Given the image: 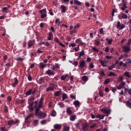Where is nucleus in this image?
Instances as JSON below:
<instances>
[{
    "instance_id": "obj_1",
    "label": "nucleus",
    "mask_w": 131,
    "mask_h": 131,
    "mask_svg": "<svg viewBox=\"0 0 131 131\" xmlns=\"http://www.w3.org/2000/svg\"><path fill=\"white\" fill-rule=\"evenodd\" d=\"M44 98L41 97L40 98L39 102L37 101H35V104H34V108H36L35 109V113L36 115H47L46 113L41 112L40 111V108L42 107V103H43V100Z\"/></svg>"
},
{
    "instance_id": "obj_2",
    "label": "nucleus",
    "mask_w": 131,
    "mask_h": 131,
    "mask_svg": "<svg viewBox=\"0 0 131 131\" xmlns=\"http://www.w3.org/2000/svg\"><path fill=\"white\" fill-rule=\"evenodd\" d=\"M75 125L76 127H78L79 126H82V130L83 131H88L89 130V124L83 120H79L77 124H75Z\"/></svg>"
},
{
    "instance_id": "obj_3",
    "label": "nucleus",
    "mask_w": 131,
    "mask_h": 131,
    "mask_svg": "<svg viewBox=\"0 0 131 131\" xmlns=\"http://www.w3.org/2000/svg\"><path fill=\"white\" fill-rule=\"evenodd\" d=\"M36 90H32V89H29V90L26 92V96H30V95H35Z\"/></svg>"
},
{
    "instance_id": "obj_4",
    "label": "nucleus",
    "mask_w": 131,
    "mask_h": 131,
    "mask_svg": "<svg viewBox=\"0 0 131 131\" xmlns=\"http://www.w3.org/2000/svg\"><path fill=\"white\" fill-rule=\"evenodd\" d=\"M55 89V85L54 84L51 83L49 85V86L46 90V92H53Z\"/></svg>"
},
{
    "instance_id": "obj_5",
    "label": "nucleus",
    "mask_w": 131,
    "mask_h": 131,
    "mask_svg": "<svg viewBox=\"0 0 131 131\" xmlns=\"http://www.w3.org/2000/svg\"><path fill=\"white\" fill-rule=\"evenodd\" d=\"M122 49L125 53H129L130 51V47L126 45L123 46Z\"/></svg>"
},
{
    "instance_id": "obj_6",
    "label": "nucleus",
    "mask_w": 131,
    "mask_h": 131,
    "mask_svg": "<svg viewBox=\"0 0 131 131\" xmlns=\"http://www.w3.org/2000/svg\"><path fill=\"white\" fill-rule=\"evenodd\" d=\"M76 43H77L79 46H84L85 42H82V40L80 38H78L75 40Z\"/></svg>"
},
{
    "instance_id": "obj_7",
    "label": "nucleus",
    "mask_w": 131,
    "mask_h": 131,
    "mask_svg": "<svg viewBox=\"0 0 131 131\" xmlns=\"http://www.w3.org/2000/svg\"><path fill=\"white\" fill-rule=\"evenodd\" d=\"M101 111L103 112V113H105V114H107V115L111 113V110L110 108H102Z\"/></svg>"
},
{
    "instance_id": "obj_8",
    "label": "nucleus",
    "mask_w": 131,
    "mask_h": 131,
    "mask_svg": "<svg viewBox=\"0 0 131 131\" xmlns=\"http://www.w3.org/2000/svg\"><path fill=\"white\" fill-rule=\"evenodd\" d=\"M28 103L29 104V106H28V109H29L30 111H33V107H32L34 104L33 102L30 103L29 102V99H28Z\"/></svg>"
},
{
    "instance_id": "obj_9",
    "label": "nucleus",
    "mask_w": 131,
    "mask_h": 131,
    "mask_svg": "<svg viewBox=\"0 0 131 131\" xmlns=\"http://www.w3.org/2000/svg\"><path fill=\"white\" fill-rule=\"evenodd\" d=\"M46 74H47V75H49V76L55 75V72H54V71L51 70L50 69H49L48 71H47Z\"/></svg>"
},
{
    "instance_id": "obj_10",
    "label": "nucleus",
    "mask_w": 131,
    "mask_h": 131,
    "mask_svg": "<svg viewBox=\"0 0 131 131\" xmlns=\"http://www.w3.org/2000/svg\"><path fill=\"white\" fill-rule=\"evenodd\" d=\"M60 9L61 10V13H65L67 11V7L65 5H61Z\"/></svg>"
},
{
    "instance_id": "obj_11",
    "label": "nucleus",
    "mask_w": 131,
    "mask_h": 131,
    "mask_svg": "<svg viewBox=\"0 0 131 131\" xmlns=\"http://www.w3.org/2000/svg\"><path fill=\"white\" fill-rule=\"evenodd\" d=\"M54 128L56 130L61 129V128H62V125L61 124H56L54 125Z\"/></svg>"
},
{
    "instance_id": "obj_12",
    "label": "nucleus",
    "mask_w": 131,
    "mask_h": 131,
    "mask_svg": "<svg viewBox=\"0 0 131 131\" xmlns=\"http://www.w3.org/2000/svg\"><path fill=\"white\" fill-rule=\"evenodd\" d=\"M124 85H125V82H122L120 85H119L117 89V90H121V89H122V88H123V86H124Z\"/></svg>"
},
{
    "instance_id": "obj_13",
    "label": "nucleus",
    "mask_w": 131,
    "mask_h": 131,
    "mask_svg": "<svg viewBox=\"0 0 131 131\" xmlns=\"http://www.w3.org/2000/svg\"><path fill=\"white\" fill-rule=\"evenodd\" d=\"M92 117V119H95V116H96V118L99 119H103L104 118V116H91Z\"/></svg>"
},
{
    "instance_id": "obj_14",
    "label": "nucleus",
    "mask_w": 131,
    "mask_h": 131,
    "mask_svg": "<svg viewBox=\"0 0 131 131\" xmlns=\"http://www.w3.org/2000/svg\"><path fill=\"white\" fill-rule=\"evenodd\" d=\"M35 42V41H34V40L29 41L28 44L29 48H31V47L34 45Z\"/></svg>"
},
{
    "instance_id": "obj_15",
    "label": "nucleus",
    "mask_w": 131,
    "mask_h": 131,
    "mask_svg": "<svg viewBox=\"0 0 131 131\" xmlns=\"http://www.w3.org/2000/svg\"><path fill=\"white\" fill-rule=\"evenodd\" d=\"M85 64H86L85 61L83 60L79 63V66L81 67V68H83V67L85 66Z\"/></svg>"
},
{
    "instance_id": "obj_16",
    "label": "nucleus",
    "mask_w": 131,
    "mask_h": 131,
    "mask_svg": "<svg viewBox=\"0 0 131 131\" xmlns=\"http://www.w3.org/2000/svg\"><path fill=\"white\" fill-rule=\"evenodd\" d=\"M14 80H15L14 83H12L13 88H16V86H17V84H18V79H17V78H15Z\"/></svg>"
},
{
    "instance_id": "obj_17",
    "label": "nucleus",
    "mask_w": 131,
    "mask_h": 131,
    "mask_svg": "<svg viewBox=\"0 0 131 131\" xmlns=\"http://www.w3.org/2000/svg\"><path fill=\"white\" fill-rule=\"evenodd\" d=\"M33 116H27L26 118H25V123L29 124L30 123V121H29L28 119H30L31 117H33Z\"/></svg>"
},
{
    "instance_id": "obj_18",
    "label": "nucleus",
    "mask_w": 131,
    "mask_h": 131,
    "mask_svg": "<svg viewBox=\"0 0 131 131\" xmlns=\"http://www.w3.org/2000/svg\"><path fill=\"white\" fill-rule=\"evenodd\" d=\"M74 105H75V107H79L80 102L78 100H75L73 102Z\"/></svg>"
},
{
    "instance_id": "obj_19",
    "label": "nucleus",
    "mask_w": 131,
    "mask_h": 131,
    "mask_svg": "<svg viewBox=\"0 0 131 131\" xmlns=\"http://www.w3.org/2000/svg\"><path fill=\"white\" fill-rule=\"evenodd\" d=\"M61 93L62 92H61V91H56L54 93V96H56V97H59V96H61Z\"/></svg>"
},
{
    "instance_id": "obj_20",
    "label": "nucleus",
    "mask_w": 131,
    "mask_h": 131,
    "mask_svg": "<svg viewBox=\"0 0 131 131\" xmlns=\"http://www.w3.org/2000/svg\"><path fill=\"white\" fill-rule=\"evenodd\" d=\"M74 5H77V6H80L81 5V2L78 0H74Z\"/></svg>"
},
{
    "instance_id": "obj_21",
    "label": "nucleus",
    "mask_w": 131,
    "mask_h": 131,
    "mask_svg": "<svg viewBox=\"0 0 131 131\" xmlns=\"http://www.w3.org/2000/svg\"><path fill=\"white\" fill-rule=\"evenodd\" d=\"M60 67V65L59 63H55L54 65L53 66L52 69L54 70V69H56V68H59Z\"/></svg>"
},
{
    "instance_id": "obj_22",
    "label": "nucleus",
    "mask_w": 131,
    "mask_h": 131,
    "mask_svg": "<svg viewBox=\"0 0 131 131\" xmlns=\"http://www.w3.org/2000/svg\"><path fill=\"white\" fill-rule=\"evenodd\" d=\"M126 105L127 107L131 109V100H128L126 103Z\"/></svg>"
},
{
    "instance_id": "obj_23",
    "label": "nucleus",
    "mask_w": 131,
    "mask_h": 131,
    "mask_svg": "<svg viewBox=\"0 0 131 131\" xmlns=\"http://www.w3.org/2000/svg\"><path fill=\"white\" fill-rule=\"evenodd\" d=\"M52 37H53V33L51 32L49 33L48 39L49 40H52Z\"/></svg>"
},
{
    "instance_id": "obj_24",
    "label": "nucleus",
    "mask_w": 131,
    "mask_h": 131,
    "mask_svg": "<svg viewBox=\"0 0 131 131\" xmlns=\"http://www.w3.org/2000/svg\"><path fill=\"white\" fill-rule=\"evenodd\" d=\"M82 79L83 81H85V82H86V81L89 80V78L86 76H83L82 77Z\"/></svg>"
},
{
    "instance_id": "obj_25",
    "label": "nucleus",
    "mask_w": 131,
    "mask_h": 131,
    "mask_svg": "<svg viewBox=\"0 0 131 131\" xmlns=\"http://www.w3.org/2000/svg\"><path fill=\"white\" fill-rule=\"evenodd\" d=\"M8 10V7H4L2 8V12L3 13H5V14H7Z\"/></svg>"
},
{
    "instance_id": "obj_26",
    "label": "nucleus",
    "mask_w": 131,
    "mask_h": 131,
    "mask_svg": "<svg viewBox=\"0 0 131 131\" xmlns=\"http://www.w3.org/2000/svg\"><path fill=\"white\" fill-rule=\"evenodd\" d=\"M110 80V78L106 79L103 82L104 84H109Z\"/></svg>"
},
{
    "instance_id": "obj_27",
    "label": "nucleus",
    "mask_w": 131,
    "mask_h": 131,
    "mask_svg": "<svg viewBox=\"0 0 131 131\" xmlns=\"http://www.w3.org/2000/svg\"><path fill=\"white\" fill-rule=\"evenodd\" d=\"M67 112L69 115H70V114H72V111H71V108L70 107H69L67 108Z\"/></svg>"
},
{
    "instance_id": "obj_28",
    "label": "nucleus",
    "mask_w": 131,
    "mask_h": 131,
    "mask_svg": "<svg viewBox=\"0 0 131 131\" xmlns=\"http://www.w3.org/2000/svg\"><path fill=\"white\" fill-rule=\"evenodd\" d=\"M76 119V116H70V120L71 121H73Z\"/></svg>"
},
{
    "instance_id": "obj_29",
    "label": "nucleus",
    "mask_w": 131,
    "mask_h": 131,
    "mask_svg": "<svg viewBox=\"0 0 131 131\" xmlns=\"http://www.w3.org/2000/svg\"><path fill=\"white\" fill-rule=\"evenodd\" d=\"M63 130L62 131H70V126H63Z\"/></svg>"
},
{
    "instance_id": "obj_30",
    "label": "nucleus",
    "mask_w": 131,
    "mask_h": 131,
    "mask_svg": "<svg viewBox=\"0 0 131 131\" xmlns=\"http://www.w3.org/2000/svg\"><path fill=\"white\" fill-rule=\"evenodd\" d=\"M99 62L103 66V67H106V66H107V64H105V62H104V60H100Z\"/></svg>"
},
{
    "instance_id": "obj_31",
    "label": "nucleus",
    "mask_w": 131,
    "mask_h": 131,
    "mask_svg": "<svg viewBox=\"0 0 131 131\" xmlns=\"http://www.w3.org/2000/svg\"><path fill=\"white\" fill-rule=\"evenodd\" d=\"M124 76H126V77H131V75L129 74V73L128 72H125L124 73Z\"/></svg>"
},
{
    "instance_id": "obj_32",
    "label": "nucleus",
    "mask_w": 131,
    "mask_h": 131,
    "mask_svg": "<svg viewBox=\"0 0 131 131\" xmlns=\"http://www.w3.org/2000/svg\"><path fill=\"white\" fill-rule=\"evenodd\" d=\"M68 75H63L61 76L60 79L61 80H65L66 79V77H67Z\"/></svg>"
},
{
    "instance_id": "obj_33",
    "label": "nucleus",
    "mask_w": 131,
    "mask_h": 131,
    "mask_svg": "<svg viewBox=\"0 0 131 131\" xmlns=\"http://www.w3.org/2000/svg\"><path fill=\"white\" fill-rule=\"evenodd\" d=\"M121 16L123 19H127V16L125 13H121Z\"/></svg>"
},
{
    "instance_id": "obj_34",
    "label": "nucleus",
    "mask_w": 131,
    "mask_h": 131,
    "mask_svg": "<svg viewBox=\"0 0 131 131\" xmlns=\"http://www.w3.org/2000/svg\"><path fill=\"white\" fill-rule=\"evenodd\" d=\"M84 55V51L82 50L81 52H80L79 54V58H81V56Z\"/></svg>"
},
{
    "instance_id": "obj_35",
    "label": "nucleus",
    "mask_w": 131,
    "mask_h": 131,
    "mask_svg": "<svg viewBox=\"0 0 131 131\" xmlns=\"http://www.w3.org/2000/svg\"><path fill=\"white\" fill-rule=\"evenodd\" d=\"M131 43V38L130 39H128L127 42L126 43V46L129 47L130 46Z\"/></svg>"
},
{
    "instance_id": "obj_36",
    "label": "nucleus",
    "mask_w": 131,
    "mask_h": 131,
    "mask_svg": "<svg viewBox=\"0 0 131 131\" xmlns=\"http://www.w3.org/2000/svg\"><path fill=\"white\" fill-rule=\"evenodd\" d=\"M125 28V25L124 24H122L121 25V26H120V27L118 28V29H119V30H122V29H123V28Z\"/></svg>"
},
{
    "instance_id": "obj_37",
    "label": "nucleus",
    "mask_w": 131,
    "mask_h": 131,
    "mask_svg": "<svg viewBox=\"0 0 131 131\" xmlns=\"http://www.w3.org/2000/svg\"><path fill=\"white\" fill-rule=\"evenodd\" d=\"M39 12L40 13V14L47 13V10H46V9H43L42 10H40Z\"/></svg>"
},
{
    "instance_id": "obj_38",
    "label": "nucleus",
    "mask_w": 131,
    "mask_h": 131,
    "mask_svg": "<svg viewBox=\"0 0 131 131\" xmlns=\"http://www.w3.org/2000/svg\"><path fill=\"white\" fill-rule=\"evenodd\" d=\"M66 99H67V94H66V93H63L62 94V100H63V101L66 100Z\"/></svg>"
},
{
    "instance_id": "obj_39",
    "label": "nucleus",
    "mask_w": 131,
    "mask_h": 131,
    "mask_svg": "<svg viewBox=\"0 0 131 131\" xmlns=\"http://www.w3.org/2000/svg\"><path fill=\"white\" fill-rule=\"evenodd\" d=\"M108 76H116V74L114 73L111 72L110 73L108 74Z\"/></svg>"
},
{
    "instance_id": "obj_40",
    "label": "nucleus",
    "mask_w": 131,
    "mask_h": 131,
    "mask_svg": "<svg viewBox=\"0 0 131 131\" xmlns=\"http://www.w3.org/2000/svg\"><path fill=\"white\" fill-rule=\"evenodd\" d=\"M4 112H6V113L9 112V109L7 105H5L4 106Z\"/></svg>"
},
{
    "instance_id": "obj_41",
    "label": "nucleus",
    "mask_w": 131,
    "mask_h": 131,
    "mask_svg": "<svg viewBox=\"0 0 131 131\" xmlns=\"http://www.w3.org/2000/svg\"><path fill=\"white\" fill-rule=\"evenodd\" d=\"M40 66L41 67V68H42V69H43V68H45V67H46V64H45V63H42V62H40Z\"/></svg>"
},
{
    "instance_id": "obj_42",
    "label": "nucleus",
    "mask_w": 131,
    "mask_h": 131,
    "mask_svg": "<svg viewBox=\"0 0 131 131\" xmlns=\"http://www.w3.org/2000/svg\"><path fill=\"white\" fill-rule=\"evenodd\" d=\"M89 66H90V68H91V69H93V68L95 67V66L94 65V63L93 62H90L89 63Z\"/></svg>"
},
{
    "instance_id": "obj_43",
    "label": "nucleus",
    "mask_w": 131,
    "mask_h": 131,
    "mask_svg": "<svg viewBox=\"0 0 131 131\" xmlns=\"http://www.w3.org/2000/svg\"><path fill=\"white\" fill-rule=\"evenodd\" d=\"M42 82H43V78L40 77L39 79V83L40 84H41V83H42Z\"/></svg>"
},
{
    "instance_id": "obj_44",
    "label": "nucleus",
    "mask_w": 131,
    "mask_h": 131,
    "mask_svg": "<svg viewBox=\"0 0 131 131\" xmlns=\"http://www.w3.org/2000/svg\"><path fill=\"white\" fill-rule=\"evenodd\" d=\"M100 75L101 76H105V72H104V71H100Z\"/></svg>"
},
{
    "instance_id": "obj_45",
    "label": "nucleus",
    "mask_w": 131,
    "mask_h": 131,
    "mask_svg": "<svg viewBox=\"0 0 131 131\" xmlns=\"http://www.w3.org/2000/svg\"><path fill=\"white\" fill-rule=\"evenodd\" d=\"M47 17V13H41V18L43 19V18Z\"/></svg>"
},
{
    "instance_id": "obj_46",
    "label": "nucleus",
    "mask_w": 131,
    "mask_h": 131,
    "mask_svg": "<svg viewBox=\"0 0 131 131\" xmlns=\"http://www.w3.org/2000/svg\"><path fill=\"white\" fill-rule=\"evenodd\" d=\"M95 127H96V124L94 123L93 125H91V126H90V128L91 129H94Z\"/></svg>"
},
{
    "instance_id": "obj_47",
    "label": "nucleus",
    "mask_w": 131,
    "mask_h": 131,
    "mask_svg": "<svg viewBox=\"0 0 131 131\" xmlns=\"http://www.w3.org/2000/svg\"><path fill=\"white\" fill-rule=\"evenodd\" d=\"M13 124H14V123H13V120L8 121V125H12Z\"/></svg>"
},
{
    "instance_id": "obj_48",
    "label": "nucleus",
    "mask_w": 131,
    "mask_h": 131,
    "mask_svg": "<svg viewBox=\"0 0 131 131\" xmlns=\"http://www.w3.org/2000/svg\"><path fill=\"white\" fill-rule=\"evenodd\" d=\"M7 100L8 103H10L11 101H12V98L10 97V96H8Z\"/></svg>"
},
{
    "instance_id": "obj_49",
    "label": "nucleus",
    "mask_w": 131,
    "mask_h": 131,
    "mask_svg": "<svg viewBox=\"0 0 131 131\" xmlns=\"http://www.w3.org/2000/svg\"><path fill=\"white\" fill-rule=\"evenodd\" d=\"M121 25V24L120 23V21H118L117 24L116 28H120Z\"/></svg>"
},
{
    "instance_id": "obj_50",
    "label": "nucleus",
    "mask_w": 131,
    "mask_h": 131,
    "mask_svg": "<svg viewBox=\"0 0 131 131\" xmlns=\"http://www.w3.org/2000/svg\"><path fill=\"white\" fill-rule=\"evenodd\" d=\"M99 32L101 34H104V31H103V29L102 28H101L99 29Z\"/></svg>"
},
{
    "instance_id": "obj_51",
    "label": "nucleus",
    "mask_w": 131,
    "mask_h": 131,
    "mask_svg": "<svg viewBox=\"0 0 131 131\" xmlns=\"http://www.w3.org/2000/svg\"><path fill=\"white\" fill-rule=\"evenodd\" d=\"M76 44H75L74 43H71V44L69 45V47L71 48V47H76Z\"/></svg>"
},
{
    "instance_id": "obj_52",
    "label": "nucleus",
    "mask_w": 131,
    "mask_h": 131,
    "mask_svg": "<svg viewBox=\"0 0 131 131\" xmlns=\"http://www.w3.org/2000/svg\"><path fill=\"white\" fill-rule=\"evenodd\" d=\"M92 50L94 51V52H96L97 53H98L99 52V50H98V49H97L96 47H93Z\"/></svg>"
},
{
    "instance_id": "obj_53",
    "label": "nucleus",
    "mask_w": 131,
    "mask_h": 131,
    "mask_svg": "<svg viewBox=\"0 0 131 131\" xmlns=\"http://www.w3.org/2000/svg\"><path fill=\"white\" fill-rule=\"evenodd\" d=\"M28 79L29 81H31L32 80V77H31V75H29L28 76Z\"/></svg>"
},
{
    "instance_id": "obj_54",
    "label": "nucleus",
    "mask_w": 131,
    "mask_h": 131,
    "mask_svg": "<svg viewBox=\"0 0 131 131\" xmlns=\"http://www.w3.org/2000/svg\"><path fill=\"white\" fill-rule=\"evenodd\" d=\"M79 27H80V25H79V24H77L75 26L74 28L75 29H77V28H79Z\"/></svg>"
},
{
    "instance_id": "obj_55",
    "label": "nucleus",
    "mask_w": 131,
    "mask_h": 131,
    "mask_svg": "<svg viewBox=\"0 0 131 131\" xmlns=\"http://www.w3.org/2000/svg\"><path fill=\"white\" fill-rule=\"evenodd\" d=\"M122 80H123V77L122 76H119V81H122Z\"/></svg>"
},
{
    "instance_id": "obj_56",
    "label": "nucleus",
    "mask_w": 131,
    "mask_h": 131,
    "mask_svg": "<svg viewBox=\"0 0 131 131\" xmlns=\"http://www.w3.org/2000/svg\"><path fill=\"white\" fill-rule=\"evenodd\" d=\"M54 41L55 42H57V43H59V42H59V39H58L57 37H55L54 38Z\"/></svg>"
},
{
    "instance_id": "obj_57",
    "label": "nucleus",
    "mask_w": 131,
    "mask_h": 131,
    "mask_svg": "<svg viewBox=\"0 0 131 131\" xmlns=\"http://www.w3.org/2000/svg\"><path fill=\"white\" fill-rule=\"evenodd\" d=\"M58 44L59 46H60V47H62V48H65V45L63 44V43L59 42Z\"/></svg>"
},
{
    "instance_id": "obj_58",
    "label": "nucleus",
    "mask_w": 131,
    "mask_h": 131,
    "mask_svg": "<svg viewBox=\"0 0 131 131\" xmlns=\"http://www.w3.org/2000/svg\"><path fill=\"white\" fill-rule=\"evenodd\" d=\"M59 105L60 107H61V108H63V107H64V104L62 102H59Z\"/></svg>"
},
{
    "instance_id": "obj_59",
    "label": "nucleus",
    "mask_w": 131,
    "mask_h": 131,
    "mask_svg": "<svg viewBox=\"0 0 131 131\" xmlns=\"http://www.w3.org/2000/svg\"><path fill=\"white\" fill-rule=\"evenodd\" d=\"M117 91V89H116V88H112V91L113 92V93H115Z\"/></svg>"
},
{
    "instance_id": "obj_60",
    "label": "nucleus",
    "mask_w": 131,
    "mask_h": 131,
    "mask_svg": "<svg viewBox=\"0 0 131 131\" xmlns=\"http://www.w3.org/2000/svg\"><path fill=\"white\" fill-rule=\"evenodd\" d=\"M99 96L100 97H104V93H103V92L102 91L99 92Z\"/></svg>"
},
{
    "instance_id": "obj_61",
    "label": "nucleus",
    "mask_w": 131,
    "mask_h": 131,
    "mask_svg": "<svg viewBox=\"0 0 131 131\" xmlns=\"http://www.w3.org/2000/svg\"><path fill=\"white\" fill-rule=\"evenodd\" d=\"M105 58L107 59V60H110V59H112V56H110L109 55H106Z\"/></svg>"
},
{
    "instance_id": "obj_62",
    "label": "nucleus",
    "mask_w": 131,
    "mask_h": 131,
    "mask_svg": "<svg viewBox=\"0 0 131 131\" xmlns=\"http://www.w3.org/2000/svg\"><path fill=\"white\" fill-rule=\"evenodd\" d=\"M122 6H123V7H124V8H127V5H126V3H123L122 4Z\"/></svg>"
},
{
    "instance_id": "obj_63",
    "label": "nucleus",
    "mask_w": 131,
    "mask_h": 131,
    "mask_svg": "<svg viewBox=\"0 0 131 131\" xmlns=\"http://www.w3.org/2000/svg\"><path fill=\"white\" fill-rule=\"evenodd\" d=\"M104 51L105 53H108V52H109V47L105 48Z\"/></svg>"
},
{
    "instance_id": "obj_64",
    "label": "nucleus",
    "mask_w": 131,
    "mask_h": 131,
    "mask_svg": "<svg viewBox=\"0 0 131 131\" xmlns=\"http://www.w3.org/2000/svg\"><path fill=\"white\" fill-rule=\"evenodd\" d=\"M24 58H23L21 57H18L16 60L17 61H22V60H24Z\"/></svg>"
}]
</instances>
